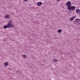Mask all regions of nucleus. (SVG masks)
<instances>
[{
    "mask_svg": "<svg viewBox=\"0 0 80 80\" xmlns=\"http://www.w3.org/2000/svg\"><path fill=\"white\" fill-rule=\"evenodd\" d=\"M74 19L73 18H71L69 19V20L70 21H72V20H73Z\"/></svg>",
    "mask_w": 80,
    "mask_h": 80,
    "instance_id": "nucleus-12",
    "label": "nucleus"
},
{
    "mask_svg": "<svg viewBox=\"0 0 80 80\" xmlns=\"http://www.w3.org/2000/svg\"><path fill=\"white\" fill-rule=\"evenodd\" d=\"M74 23L76 25H80V20L77 18L74 21Z\"/></svg>",
    "mask_w": 80,
    "mask_h": 80,
    "instance_id": "nucleus-2",
    "label": "nucleus"
},
{
    "mask_svg": "<svg viewBox=\"0 0 80 80\" xmlns=\"http://www.w3.org/2000/svg\"><path fill=\"white\" fill-rule=\"evenodd\" d=\"M5 17L6 18H10V16H9L8 15H6Z\"/></svg>",
    "mask_w": 80,
    "mask_h": 80,
    "instance_id": "nucleus-11",
    "label": "nucleus"
},
{
    "mask_svg": "<svg viewBox=\"0 0 80 80\" xmlns=\"http://www.w3.org/2000/svg\"><path fill=\"white\" fill-rule=\"evenodd\" d=\"M3 27L4 28H8V25H7V26L5 25Z\"/></svg>",
    "mask_w": 80,
    "mask_h": 80,
    "instance_id": "nucleus-8",
    "label": "nucleus"
},
{
    "mask_svg": "<svg viewBox=\"0 0 80 80\" xmlns=\"http://www.w3.org/2000/svg\"><path fill=\"white\" fill-rule=\"evenodd\" d=\"M62 30L61 29H58V33H61L62 32Z\"/></svg>",
    "mask_w": 80,
    "mask_h": 80,
    "instance_id": "nucleus-9",
    "label": "nucleus"
},
{
    "mask_svg": "<svg viewBox=\"0 0 80 80\" xmlns=\"http://www.w3.org/2000/svg\"><path fill=\"white\" fill-rule=\"evenodd\" d=\"M76 13H79L80 12V9H77L76 10Z\"/></svg>",
    "mask_w": 80,
    "mask_h": 80,
    "instance_id": "nucleus-6",
    "label": "nucleus"
},
{
    "mask_svg": "<svg viewBox=\"0 0 80 80\" xmlns=\"http://www.w3.org/2000/svg\"><path fill=\"white\" fill-rule=\"evenodd\" d=\"M52 61L53 62H57V61H58V60L54 59H53Z\"/></svg>",
    "mask_w": 80,
    "mask_h": 80,
    "instance_id": "nucleus-10",
    "label": "nucleus"
},
{
    "mask_svg": "<svg viewBox=\"0 0 80 80\" xmlns=\"http://www.w3.org/2000/svg\"><path fill=\"white\" fill-rule=\"evenodd\" d=\"M60 0H57V1H60Z\"/></svg>",
    "mask_w": 80,
    "mask_h": 80,
    "instance_id": "nucleus-16",
    "label": "nucleus"
},
{
    "mask_svg": "<svg viewBox=\"0 0 80 80\" xmlns=\"http://www.w3.org/2000/svg\"><path fill=\"white\" fill-rule=\"evenodd\" d=\"M66 5L68 6V9L70 8L71 7V5H72V3H71V2L68 1L67 3L66 4Z\"/></svg>",
    "mask_w": 80,
    "mask_h": 80,
    "instance_id": "nucleus-3",
    "label": "nucleus"
},
{
    "mask_svg": "<svg viewBox=\"0 0 80 80\" xmlns=\"http://www.w3.org/2000/svg\"><path fill=\"white\" fill-rule=\"evenodd\" d=\"M42 2H39L37 3V5L38 6H40L42 5Z\"/></svg>",
    "mask_w": 80,
    "mask_h": 80,
    "instance_id": "nucleus-5",
    "label": "nucleus"
},
{
    "mask_svg": "<svg viewBox=\"0 0 80 80\" xmlns=\"http://www.w3.org/2000/svg\"><path fill=\"white\" fill-rule=\"evenodd\" d=\"M23 1L24 2H27V1H28V0H23Z\"/></svg>",
    "mask_w": 80,
    "mask_h": 80,
    "instance_id": "nucleus-14",
    "label": "nucleus"
},
{
    "mask_svg": "<svg viewBox=\"0 0 80 80\" xmlns=\"http://www.w3.org/2000/svg\"><path fill=\"white\" fill-rule=\"evenodd\" d=\"M8 28H10L11 27H14V24L12 23V21L11 20L9 21L8 22Z\"/></svg>",
    "mask_w": 80,
    "mask_h": 80,
    "instance_id": "nucleus-1",
    "label": "nucleus"
},
{
    "mask_svg": "<svg viewBox=\"0 0 80 80\" xmlns=\"http://www.w3.org/2000/svg\"><path fill=\"white\" fill-rule=\"evenodd\" d=\"M4 65L5 66H7V65H8V63L7 62H5L4 63Z\"/></svg>",
    "mask_w": 80,
    "mask_h": 80,
    "instance_id": "nucleus-7",
    "label": "nucleus"
},
{
    "mask_svg": "<svg viewBox=\"0 0 80 80\" xmlns=\"http://www.w3.org/2000/svg\"><path fill=\"white\" fill-rule=\"evenodd\" d=\"M75 18V16H73V19H74V18Z\"/></svg>",
    "mask_w": 80,
    "mask_h": 80,
    "instance_id": "nucleus-15",
    "label": "nucleus"
},
{
    "mask_svg": "<svg viewBox=\"0 0 80 80\" xmlns=\"http://www.w3.org/2000/svg\"><path fill=\"white\" fill-rule=\"evenodd\" d=\"M22 57H23V58H27V56L26 55H22Z\"/></svg>",
    "mask_w": 80,
    "mask_h": 80,
    "instance_id": "nucleus-13",
    "label": "nucleus"
},
{
    "mask_svg": "<svg viewBox=\"0 0 80 80\" xmlns=\"http://www.w3.org/2000/svg\"><path fill=\"white\" fill-rule=\"evenodd\" d=\"M75 9V6H73L72 7H71V8H69L68 10H74Z\"/></svg>",
    "mask_w": 80,
    "mask_h": 80,
    "instance_id": "nucleus-4",
    "label": "nucleus"
}]
</instances>
